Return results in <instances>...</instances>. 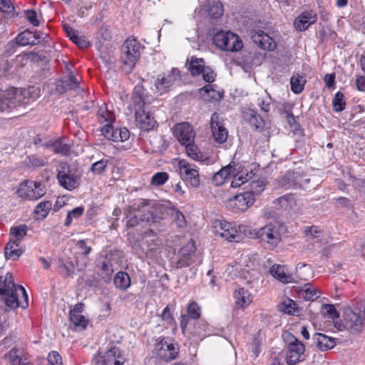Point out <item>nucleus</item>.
I'll list each match as a JSON object with an SVG mask.
<instances>
[{
    "instance_id": "50",
    "label": "nucleus",
    "mask_w": 365,
    "mask_h": 365,
    "mask_svg": "<svg viewBox=\"0 0 365 365\" xmlns=\"http://www.w3.org/2000/svg\"><path fill=\"white\" fill-rule=\"evenodd\" d=\"M114 272L112 264L109 261H104L101 266V276L106 282L110 279L111 275Z\"/></svg>"
},
{
    "instance_id": "26",
    "label": "nucleus",
    "mask_w": 365,
    "mask_h": 365,
    "mask_svg": "<svg viewBox=\"0 0 365 365\" xmlns=\"http://www.w3.org/2000/svg\"><path fill=\"white\" fill-rule=\"evenodd\" d=\"M97 119L99 123L103 125V126H110L113 125L115 120V115L113 111L108 109V106L104 103L98 110Z\"/></svg>"
},
{
    "instance_id": "48",
    "label": "nucleus",
    "mask_w": 365,
    "mask_h": 365,
    "mask_svg": "<svg viewBox=\"0 0 365 365\" xmlns=\"http://www.w3.org/2000/svg\"><path fill=\"white\" fill-rule=\"evenodd\" d=\"M252 178V173H238L235 175L233 178V180L231 182V187H238L245 182H247Z\"/></svg>"
},
{
    "instance_id": "44",
    "label": "nucleus",
    "mask_w": 365,
    "mask_h": 365,
    "mask_svg": "<svg viewBox=\"0 0 365 365\" xmlns=\"http://www.w3.org/2000/svg\"><path fill=\"white\" fill-rule=\"evenodd\" d=\"M345 106L344 96L341 92L338 91L332 100L333 110L335 112H341L345 109Z\"/></svg>"
},
{
    "instance_id": "31",
    "label": "nucleus",
    "mask_w": 365,
    "mask_h": 365,
    "mask_svg": "<svg viewBox=\"0 0 365 365\" xmlns=\"http://www.w3.org/2000/svg\"><path fill=\"white\" fill-rule=\"evenodd\" d=\"M27 232L28 227L25 224L11 227L9 232V241L20 243V242L26 235Z\"/></svg>"
},
{
    "instance_id": "2",
    "label": "nucleus",
    "mask_w": 365,
    "mask_h": 365,
    "mask_svg": "<svg viewBox=\"0 0 365 365\" xmlns=\"http://www.w3.org/2000/svg\"><path fill=\"white\" fill-rule=\"evenodd\" d=\"M0 294L4 296L5 303L11 309H25L29 305L28 296L24 287L16 285L13 276L9 272L6 273L5 277H0Z\"/></svg>"
},
{
    "instance_id": "10",
    "label": "nucleus",
    "mask_w": 365,
    "mask_h": 365,
    "mask_svg": "<svg viewBox=\"0 0 365 365\" xmlns=\"http://www.w3.org/2000/svg\"><path fill=\"white\" fill-rule=\"evenodd\" d=\"M253 234L255 235V239L265 243L269 250H274L281 241V235L276 226L272 224H268L255 230Z\"/></svg>"
},
{
    "instance_id": "54",
    "label": "nucleus",
    "mask_w": 365,
    "mask_h": 365,
    "mask_svg": "<svg viewBox=\"0 0 365 365\" xmlns=\"http://www.w3.org/2000/svg\"><path fill=\"white\" fill-rule=\"evenodd\" d=\"M108 160L107 159H102L92 164L91 170L95 174L100 175L107 168Z\"/></svg>"
},
{
    "instance_id": "56",
    "label": "nucleus",
    "mask_w": 365,
    "mask_h": 365,
    "mask_svg": "<svg viewBox=\"0 0 365 365\" xmlns=\"http://www.w3.org/2000/svg\"><path fill=\"white\" fill-rule=\"evenodd\" d=\"M256 230H251L249 226L241 224L237 225V232H239L240 241L242 240V235L249 236L251 238H255V235L253 232Z\"/></svg>"
},
{
    "instance_id": "14",
    "label": "nucleus",
    "mask_w": 365,
    "mask_h": 365,
    "mask_svg": "<svg viewBox=\"0 0 365 365\" xmlns=\"http://www.w3.org/2000/svg\"><path fill=\"white\" fill-rule=\"evenodd\" d=\"M293 341L288 343L286 361L288 365H294L304 359L305 346L304 344L292 336Z\"/></svg>"
},
{
    "instance_id": "61",
    "label": "nucleus",
    "mask_w": 365,
    "mask_h": 365,
    "mask_svg": "<svg viewBox=\"0 0 365 365\" xmlns=\"http://www.w3.org/2000/svg\"><path fill=\"white\" fill-rule=\"evenodd\" d=\"M25 16L26 19L34 26L39 25V21L37 19V14L34 10L25 11Z\"/></svg>"
},
{
    "instance_id": "64",
    "label": "nucleus",
    "mask_w": 365,
    "mask_h": 365,
    "mask_svg": "<svg viewBox=\"0 0 365 365\" xmlns=\"http://www.w3.org/2000/svg\"><path fill=\"white\" fill-rule=\"evenodd\" d=\"M66 86L71 90H80L79 82L73 75H70L68 79L66 81Z\"/></svg>"
},
{
    "instance_id": "15",
    "label": "nucleus",
    "mask_w": 365,
    "mask_h": 365,
    "mask_svg": "<svg viewBox=\"0 0 365 365\" xmlns=\"http://www.w3.org/2000/svg\"><path fill=\"white\" fill-rule=\"evenodd\" d=\"M344 326L353 332H359L365 327V320L362 312L358 309H348L344 314Z\"/></svg>"
},
{
    "instance_id": "47",
    "label": "nucleus",
    "mask_w": 365,
    "mask_h": 365,
    "mask_svg": "<svg viewBox=\"0 0 365 365\" xmlns=\"http://www.w3.org/2000/svg\"><path fill=\"white\" fill-rule=\"evenodd\" d=\"M187 313L190 319H197L201 316V307L196 302L192 301L187 305Z\"/></svg>"
},
{
    "instance_id": "52",
    "label": "nucleus",
    "mask_w": 365,
    "mask_h": 365,
    "mask_svg": "<svg viewBox=\"0 0 365 365\" xmlns=\"http://www.w3.org/2000/svg\"><path fill=\"white\" fill-rule=\"evenodd\" d=\"M295 303L290 299H287L279 305V309L286 314H293L294 313Z\"/></svg>"
},
{
    "instance_id": "51",
    "label": "nucleus",
    "mask_w": 365,
    "mask_h": 365,
    "mask_svg": "<svg viewBox=\"0 0 365 365\" xmlns=\"http://www.w3.org/2000/svg\"><path fill=\"white\" fill-rule=\"evenodd\" d=\"M169 178L166 172H158L153 175L151 184L155 186L163 185Z\"/></svg>"
},
{
    "instance_id": "5",
    "label": "nucleus",
    "mask_w": 365,
    "mask_h": 365,
    "mask_svg": "<svg viewBox=\"0 0 365 365\" xmlns=\"http://www.w3.org/2000/svg\"><path fill=\"white\" fill-rule=\"evenodd\" d=\"M215 45L225 51L237 52L243 48V43L237 34L228 31H220L213 36Z\"/></svg>"
},
{
    "instance_id": "40",
    "label": "nucleus",
    "mask_w": 365,
    "mask_h": 365,
    "mask_svg": "<svg viewBox=\"0 0 365 365\" xmlns=\"http://www.w3.org/2000/svg\"><path fill=\"white\" fill-rule=\"evenodd\" d=\"M305 79L303 76L298 74L293 76L290 80L291 89L294 93H300L305 84Z\"/></svg>"
},
{
    "instance_id": "3",
    "label": "nucleus",
    "mask_w": 365,
    "mask_h": 365,
    "mask_svg": "<svg viewBox=\"0 0 365 365\" xmlns=\"http://www.w3.org/2000/svg\"><path fill=\"white\" fill-rule=\"evenodd\" d=\"M140 89L138 87L135 88L131 98V103L128 108L131 111L135 112V120L137 126L143 130H150L155 126L156 121L151 113L145 111V103L143 96L139 93Z\"/></svg>"
},
{
    "instance_id": "4",
    "label": "nucleus",
    "mask_w": 365,
    "mask_h": 365,
    "mask_svg": "<svg viewBox=\"0 0 365 365\" xmlns=\"http://www.w3.org/2000/svg\"><path fill=\"white\" fill-rule=\"evenodd\" d=\"M142 46L137 39L129 37L123 43L121 48L120 59L123 64L131 71L138 61Z\"/></svg>"
},
{
    "instance_id": "57",
    "label": "nucleus",
    "mask_w": 365,
    "mask_h": 365,
    "mask_svg": "<svg viewBox=\"0 0 365 365\" xmlns=\"http://www.w3.org/2000/svg\"><path fill=\"white\" fill-rule=\"evenodd\" d=\"M173 222L178 227H184L186 225L185 216L178 210H174L172 214Z\"/></svg>"
},
{
    "instance_id": "45",
    "label": "nucleus",
    "mask_w": 365,
    "mask_h": 365,
    "mask_svg": "<svg viewBox=\"0 0 365 365\" xmlns=\"http://www.w3.org/2000/svg\"><path fill=\"white\" fill-rule=\"evenodd\" d=\"M22 354L23 353L20 349L14 347L5 354V357L9 359L10 365H19V360Z\"/></svg>"
},
{
    "instance_id": "60",
    "label": "nucleus",
    "mask_w": 365,
    "mask_h": 365,
    "mask_svg": "<svg viewBox=\"0 0 365 365\" xmlns=\"http://www.w3.org/2000/svg\"><path fill=\"white\" fill-rule=\"evenodd\" d=\"M0 11L9 14L14 11V6L11 0H0Z\"/></svg>"
},
{
    "instance_id": "18",
    "label": "nucleus",
    "mask_w": 365,
    "mask_h": 365,
    "mask_svg": "<svg viewBox=\"0 0 365 365\" xmlns=\"http://www.w3.org/2000/svg\"><path fill=\"white\" fill-rule=\"evenodd\" d=\"M212 135L217 143L226 142L228 131L225 127L223 118L217 113H214L210 118Z\"/></svg>"
},
{
    "instance_id": "35",
    "label": "nucleus",
    "mask_w": 365,
    "mask_h": 365,
    "mask_svg": "<svg viewBox=\"0 0 365 365\" xmlns=\"http://www.w3.org/2000/svg\"><path fill=\"white\" fill-rule=\"evenodd\" d=\"M106 365H121L123 359L120 357V350L113 347L107 351L104 354Z\"/></svg>"
},
{
    "instance_id": "62",
    "label": "nucleus",
    "mask_w": 365,
    "mask_h": 365,
    "mask_svg": "<svg viewBox=\"0 0 365 365\" xmlns=\"http://www.w3.org/2000/svg\"><path fill=\"white\" fill-rule=\"evenodd\" d=\"M304 233L307 237L312 238L319 237L321 234V230L317 226L307 227L304 230Z\"/></svg>"
},
{
    "instance_id": "8",
    "label": "nucleus",
    "mask_w": 365,
    "mask_h": 365,
    "mask_svg": "<svg viewBox=\"0 0 365 365\" xmlns=\"http://www.w3.org/2000/svg\"><path fill=\"white\" fill-rule=\"evenodd\" d=\"M213 232L223 240L230 242H240L239 232H237V225L224 220H216L212 222Z\"/></svg>"
},
{
    "instance_id": "49",
    "label": "nucleus",
    "mask_w": 365,
    "mask_h": 365,
    "mask_svg": "<svg viewBox=\"0 0 365 365\" xmlns=\"http://www.w3.org/2000/svg\"><path fill=\"white\" fill-rule=\"evenodd\" d=\"M322 312L324 316L331 319H335L339 317L338 312L333 304H323L322 306Z\"/></svg>"
},
{
    "instance_id": "33",
    "label": "nucleus",
    "mask_w": 365,
    "mask_h": 365,
    "mask_svg": "<svg viewBox=\"0 0 365 365\" xmlns=\"http://www.w3.org/2000/svg\"><path fill=\"white\" fill-rule=\"evenodd\" d=\"M113 283L117 289L125 291L130 286V277L125 272H118L114 277Z\"/></svg>"
},
{
    "instance_id": "17",
    "label": "nucleus",
    "mask_w": 365,
    "mask_h": 365,
    "mask_svg": "<svg viewBox=\"0 0 365 365\" xmlns=\"http://www.w3.org/2000/svg\"><path fill=\"white\" fill-rule=\"evenodd\" d=\"M173 135L182 145L194 143L195 138V132L187 122L177 123L173 128Z\"/></svg>"
},
{
    "instance_id": "32",
    "label": "nucleus",
    "mask_w": 365,
    "mask_h": 365,
    "mask_svg": "<svg viewBox=\"0 0 365 365\" xmlns=\"http://www.w3.org/2000/svg\"><path fill=\"white\" fill-rule=\"evenodd\" d=\"M127 218V227H134L137 226L140 220V213L138 212V204H135L128 207L125 211Z\"/></svg>"
},
{
    "instance_id": "16",
    "label": "nucleus",
    "mask_w": 365,
    "mask_h": 365,
    "mask_svg": "<svg viewBox=\"0 0 365 365\" xmlns=\"http://www.w3.org/2000/svg\"><path fill=\"white\" fill-rule=\"evenodd\" d=\"M180 71L173 68L167 73L158 76L155 86L158 92L161 95L168 92L170 87L180 78Z\"/></svg>"
},
{
    "instance_id": "59",
    "label": "nucleus",
    "mask_w": 365,
    "mask_h": 365,
    "mask_svg": "<svg viewBox=\"0 0 365 365\" xmlns=\"http://www.w3.org/2000/svg\"><path fill=\"white\" fill-rule=\"evenodd\" d=\"M48 361L49 365H63L62 358L57 351H51L48 354Z\"/></svg>"
},
{
    "instance_id": "30",
    "label": "nucleus",
    "mask_w": 365,
    "mask_h": 365,
    "mask_svg": "<svg viewBox=\"0 0 365 365\" xmlns=\"http://www.w3.org/2000/svg\"><path fill=\"white\" fill-rule=\"evenodd\" d=\"M24 250L20 247L19 243L9 241L4 248V255L7 259L16 260L22 255Z\"/></svg>"
},
{
    "instance_id": "22",
    "label": "nucleus",
    "mask_w": 365,
    "mask_h": 365,
    "mask_svg": "<svg viewBox=\"0 0 365 365\" xmlns=\"http://www.w3.org/2000/svg\"><path fill=\"white\" fill-rule=\"evenodd\" d=\"M273 203L277 209L283 210L288 213L299 212V207L293 194L282 195L274 200Z\"/></svg>"
},
{
    "instance_id": "25",
    "label": "nucleus",
    "mask_w": 365,
    "mask_h": 365,
    "mask_svg": "<svg viewBox=\"0 0 365 365\" xmlns=\"http://www.w3.org/2000/svg\"><path fill=\"white\" fill-rule=\"evenodd\" d=\"M269 272L274 278L282 283L288 284L294 281L292 274L287 272L284 265L273 264L269 269Z\"/></svg>"
},
{
    "instance_id": "34",
    "label": "nucleus",
    "mask_w": 365,
    "mask_h": 365,
    "mask_svg": "<svg viewBox=\"0 0 365 365\" xmlns=\"http://www.w3.org/2000/svg\"><path fill=\"white\" fill-rule=\"evenodd\" d=\"M232 170V167L230 165L223 167L213 175L212 179V183L216 186L223 185L226 180L230 178Z\"/></svg>"
},
{
    "instance_id": "36",
    "label": "nucleus",
    "mask_w": 365,
    "mask_h": 365,
    "mask_svg": "<svg viewBox=\"0 0 365 365\" xmlns=\"http://www.w3.org/2000/svg\"><path fill=\"white\" fill-rule=\"evenodd\" d=\"M52 207L51 201H42L35 207L34 214L37 216V220H43L47 217Z\"/></svg>"
},
{
    "instance_id": "53",
    "label": "nucleus",
    "mask_w": 365,
    "mask_h": 365,
    "mask_svg": "<svg viewBox=\"0 0 365 365\" xmlns=\"http://www.w3.org/2000/svg\"><path fill=\"white\" fill-rule=\"evenodd\" d=\"M28 165L34 168L43 167L47 163L46 159L41 158L36 155H31L27 157Z\"/></svg>"
},
{
    "instance_id": "24",
    "label": "nucleus",
    "mask_w": 365,
    "mask_h": 365,
    "mask_svg": "<svg viewBox=\"0 0 365 365\" xmlns=\"http://www.w3.org/2000/svg\"><path fill=\"white\" fill-rule=\"evenodd\" d=\"M252 39L255 44L264 50L272 51L276 47L272 38L261 30L254 31L252 33Z\"/></svg>"
},
{
    "instance_id": "41",
    "label": "nucleus",
    "mask_w": 365,
    "mask_h": 365,
    "mask_svg": "<svg viewBox=\"0 0 365 365\" xmlns=\"http://www.w3.org/2000/svg\"><path fill=\"white\" fill-rule=\"evenodd\" d=\"M209 14L215 19L219 18L223 14V6L218 0H210L209 2Z\"/></svg>"
},
{
    "instance_id": "9",
    "label": "nucleus",
    "mask_w": 365,
    "mask_h": 365,
    "mask_svg": "<svg viewBox=\"0 0 365 365\" xmlns=\"http://www.w3.org/2000/svg\"><path fill=\"white\" fill-rule=\"evenodd\" d=\"M138 210L140 213L142 222L154 224L160 222L163 220L162 207L150 202L149 200H142L138 204Z\"/></svg>"
},
{
    "instance_id": "63",
    "label": "nucleus",
    "mask_w": 365,
    "mask_h": 365,
    "mask_svg": "<svg viewBox=\"0 0 365 365\" xmlns=\"http://www.w3.org/2000/svg\"><path fill=\"white\" fill-rule=\"evenodd\" d=\"M201 73H202L203 79L207 82L212 83L215 79V72L209 67L205 68Z\"/></svg>"
},
{
    "instance_id": "27",
    "label": "nucleus",
    "mask_w": 365,
    "mask_h": 365,
    "mask_svg": "<svg viewBox=\"0 0 365 365\" xmlns=\"http://www.w3.org/2000/svg\"><path fill=\"white\" fill-rule=\"evenodd\" d=\"M235 304L239 308H246L252 301V296L248 290L239 288L234 293Z\"/></svg>"
},
{
    "instance_id": "29",
    "label": "nucleus",
    "mask_w": 365,
    "mask_h": 365,
    "mask_svg": "<svg viewBox=\"0 0 365 365\" xmlns=\"http://www.w3.org/2000/svg\"><path fill=\"white\" fill-rule=\"evenodd\" d=\"M200 93L203 100L206 101H220L222 98L223 93L216 91L212 85L208 84L200 89Z\"/></svg>"
},
{
    "instance_id": "12",
    "label": "nucleus",
    "mask_w": 365,
    "mask_h": 365,
    "mask_svg": "<svg viewBox=\"0 0 365 365\" xmlns=\"http://www.w3.org/2000/svg\"><path fill=\"white\" fill-rule=\"evenodd\" d=\"M255 202L252 192L236 195L226 201V207L233 212H242L250 207Z\"/></svg>"
},
{
    "instance_id": "58",
    "label": "nucleus",
    "mask_w": 365,
    "mask_h": 365,
    "mask_svg": "<svg viewBox=\"0 0 365 365\" xmlns=\"http://www.w3.org/2000/svg\"><path fill=\"white\" fill-rule=\"evenodd\" d=\"M54 152L68 155L70 153V146L66 143L57 142L53 145Z\"/></svg>"
},
{
    "instance_id": "43",
    "label": "nucleus",
    "mask_w": 365,
    "mask_h": 365,
    "mask_svg": "<svg viewBox=\"0 0 365 365\" xmlns=\"http://www.w3.org/2000/svg\"><path fill=\"white\" fill-rule=\"evenodd\" d=\"M185 148L187 155L195 160H202L203 158L202 153L199 150L197 145L194 143L189 145H182Z\"/></svg>"
},
{
    "instance_id": "21",
    "label": "nucleus",
    "mask_w": 365,
    "mask_h": 365,
    "mask_svg": "<svg viewBox=\"0 0 365 365\" xmlns=\"http://www.w3.org/2000/svg\"><path fill=\"white\" fill-rule=\"evenodd\" d=\"M84 304L78 303L70 310V322L76 331L84 330L88 325V320L82 314Z\"/></svg>"
},
{
    "instance_id": "46",
    "label": "nucleus",
    "mask_w": 365,
    "mask_h": 365,
    "mask_svg": "<svg viewBox=\"0 0 365 365\" xmlns=\"http://www.w3.org/2000/svg\"><path fill=\"white\" fill-rule=\"evenodd\" d=\"M84 212V207L82 206L76 207L67 213L66 219L64 225L68 227L72 223L73 219H77L81 217Z\"/></svg>"
},
{
    "instance_id": "20",
    "label": "nucleus",
    "mask_w": 365,
    "mask_h": 365,
    "mask_svg": "<svg viewBox=\"0 0 365 365\" xmlns=\"http://www.w3.org/2000/svg\"><path fill=\"white\" fill-rule=\"evenodd\" d=\"M157 356L165 361H172L177 356L178 349L175 344L165 339H158L155 344Z\"/></svg>"
},
{
    "instance_id": "6",
    "label": "nucleus",
    "mask_w": 365,
    "mask_h": 365,
    "mask_svg": "<svg viewBox=\"0 0 365 365\" xmlns=\"http://www.w3.org/2000/svg\"><path fill=\"white\" fill-rule=\"evenodd\" d=\"M18 197L24 200H37L46 194L44 186L37 181L25 180L16 191Z\"/></svg>"
},
{
    "instance_id": "42",
    "label": "nucleus",
    "mask_w": 365,
    "mask_h": 365,
    "mask_svg": "<svg viewBox=\"0 0 365 365\" xmlns=\"http://www.w3.org/2000/svg\"><path fill=\"white\" fill-rule=\"evenodd\" d=\"M118 129L114 128L113 125H111L110 126H103L101 130L104 137L108 140L119 142Z\"/></svg>"
},
{
    "instance_id": "19",
    "label": "nucleus",
    "mask_w": 365,
    "mask_h": 365,
    "mask_svg": "<svg viewBox=\"0 0 365 365\" xmlns=\"http://www.w3.org/2000/svg\"><path fill=\"white\" fill-rule=\"evenodd\" d=\"M308 182L309 179H304V175L299 171H288L278 180L279 185L285 189H294Z\"/></svg>"
},
{
    "instance_id": "55",
    "label": "nucleus",
    "mask_w": 365,
    "mask_h": 365,
    "mask_svg": "<svg viewBox=\"0 0 365 365\" xmlns=\"http://www.w3.org/2000/svg\"><path fill=\"white\" fill-rule=\"evenodd\" d=\"M58 269L61 274L63 277L71 276L74 272V265L71 262L68 264L61 262L58 265Z\"/></svg>"
},
{
    "instance_id": "1",
    "label": "nucleus",
    "mask_w": 365,
    "mask_h": 365,
    "mask_svg": "<svg viewBox=\"0 0 365 365\" xmlns=\"http://www.w3.org/2000/svg\"><path fill=\"white\" fill-rule=\"evenodd\" d=\"M38 95V90L34 87L0 90V113H10L17 107L29 104Z\"/></svg>"
},
{
    "instance_id": "23",
    "label": "nucleus",
    "mask_w": 365,
    "mask_h": 365,
    "mask_svg": "<svg viewBox=\"0 0 365 365\" xmlns=\"http://www.w3.org/2000/svg\"><path fill=\"white\" fill-rule=\"evenodd\" d=\"M317 21V15L313 10L302 12L294 21V26L299 31H304Z\"/></svg>"
},
{
    "instance_id": "37",
    "label": "nucleus",
    "mask_w": 365,
    "mask_h": 365,
    "mask_svg": "<svg viewBox=\"0 0 365 365\" xmlns=\"http://www.w3.org/2000/svg\"><path fill=\"white\" fill-rule=\"evenodd\" d=\"M36 37L35 34L30 31H24L16 37V41L19 46H27L30 44H35Z\"/></svg>"
},
{
    "instance_id": "39",
    "label": "nucleus",
    "mask_w": 365,
    "mask_h": 365,
    "mask_svg": "<svg viewBox=\"0 0 365 365\" xmlns=\"http://www.w3.org/2000/svg\"><path fill=\"white\" fill-rule=\"evenodd\" d=\"M205 68V62L202 58H191L189 70L192 76L200 74Z\"/></svg>"
},
{
    "instance_id": "28",
    "label": "nucleus",
    "mask_w": 365,
    "mask_h": 365,
    "mask_svg": "<svg viewBox=\"0 0 365 365\" xmlns=\"http://www.w3.org/2000/svg\"><path fill=\"white\" fill-rule=\"evenodd\" d=\"M313 339L317 347L322 351L331 349L335 346L334 339L322 333H315L313 336Z\"/></svg>"
},
{
    "instance_id": "7",
    "label": "nucleus",
    "mask_w": 365,
    "mask_h": 365,
    "mask_svg": "<svg viewBox=\"0 0 365 365\" xmlns=\"http://www.w3.org/2000/svg\"><path fill=\"white\" fill-rule=\"evenodd\" d=\"M178 172L180 178L190 186L197 188L200 185L199 169L195 165L180 159L178 163Z\"/></svg>"
},
{
    "instance_id": "13",
    "label": "nucleus",
    "mask_w": 365,
    "mask_h": 365,
    "mask_svg": "<svg viewBox=\"0 0 365 365\" xmlns=\"http://www.w3.org/2000/svg\"><path fill=\"white\" fill-rule=\"evenodd\" d=\"M57 179L60 185L68 190H73L78 185V178L71 173L70 166L66 163L59 165Z\"/></svg>"
},
{
    "instance_id": "11",
    "label": "nucleus",
    "mask_w": 365,
    "mask_h": 365,
    "mask_svg": "<svg viewBox=\"0 0 365 365\" xmlns=\"http://www.w3.org/2000/svg\"><path fill=\"white\" fill-rule=\"evenodd\" d=\"M201 260L196 255V247L192 240L187 242L178 251V259L177 267L182 268L192 265V264H200Z\"/></svg>"
},
{
    "instance_id": "38",
    "label": "nucleus",
    "mask_w": 365,
    "mask_h": 365,
    "mask_svg": "<svg viewBox=\"0 0 365 365\" xmlns=\"http://www.w3.org/2000/svg\"><path fill=\"white\" fill-rule=\"evenodd\" d=\"M302 294L306 300L314 301L319 297L320 292L312 285L307 284L302 289Z\"/></svg>"
}]
</instances>
